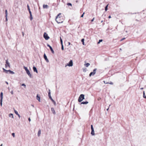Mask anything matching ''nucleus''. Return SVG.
Returning a JSON list of instances; mask_svg holds the SVG:
<instances>
[{
    "label": "nucleus",
    "mask_w": 146,
    "mask_h": 146,
    "mask_svg": "<svg viewBox=\"0 0 146 146\" xmlns=\"http://www.w3.org/2000/svg\"><path fill=\"white\" fill-rule=\"evenodd\" d=\"M61 14L60 13H59L56 16V21L58 23H62L64 21L63 17H62L59 16Z\"/></svg>",
    "instance_id": "obj_1"
},
{
    "label": "nucleus",
    "mask_w": 146,
    "mask_h": 146,
    "mask_svg": "<svg viewBox=\"0 0 146 146\" xmlns=\"http://www.w3.org/2000/svg\"><path fill=\"white\" fill-rule=\"evenodd\" d=\"M84 99V95L83 94H81L79 96L78 101L79 102H81Z\"/></svg>",
    "instance_id": "obj_2"
},
{
    "label": "nucleus",
    "mask_w": 146,
    "mask_h": 146,
    "mask_svg": "<svg viewBox=\"0 0 146 146\" xmlns=\"http://www.w3.org/2000/svg\"><path fill=\"white\" fill-rule=\"evenodd\" d=\"M3 71L4 72H5L7 73H8V72H9V73L10 74H15V73L14 72H13V71H12L10 70H7L5 69H4V68H3Z\"/></svg>",
    "instance_id": "obj_3"
},
{
    "label": "nucleus",
    "mask_w": 146,
    "mask_h": 146,
    "mask_svg": "<svg viewBox=\"0 0 146 146\" xmlns=\"http://www.w3.org/2000/svg\"><path fill=\"white\" fill-rule=\"evenodd\" d=\"M48 96L49 98L51 100V101H52V102L54 103V105L55 106L56 105V103L55 101L52 99V98L51 95H50V92H48Z\"/></svg>",
    "instance_id": "obj_4"
},
{
    "label": "nucleus",
    "mask_w": 146,
    "mask_h": 146,
    "mask_svg": "<svg viewBox=\"0 0 146 146\" xmlns=\"http://www.w3.org/2000/svg\"><path fill=\"white\" fill-rule=\"evenodd\" d=\"M6 64H5V68H7L8 67L9 68H10V65L9 63V62L8 60L7 59L6 60Z\"/></svg>",
    "instance_id": "obj_5"
},
{
    "label": "nucleus",
    "mask_w": 146,
    "mask_h": 146,
    "mask_svg": "<svg viewBox=\"0 0 146 146\" xmlns=\"http://www.w3.org/2000/svg\"><path fill=\"white\" fill-rule=\"evenodd\" d=\"M43 36L46 40H48L49 38V37L48 36V34L46 33H44Z\"/></svg>",
    "instance_id": "obj_6"
},
{
    "label": "nucleus",
    "mask_w": 146,
    "mask_h": 146,
    "mask_svg": "<svg viewBox=\"0 0 146 146\" xmlns=\"http://www.w3.org/2000/svg\"><path fill=\"white\" fill-rule=\"evenodd\" d=\"M73 66V62L72 60H71L69 63L67 64L66 65L65 67H66L67 66Z\"/></svg>",
    "instance_id": "obj_7"
},
{
    "label": "nucleus",
    "mask_w": 146,
    "mask_h": 146,
    "mask_svg": "<svg viewBox=\"0 0 146 146\" xmlns=\"http://www.w3.org/2000/svg\"><path fill=\"white\" fill-rule=\"evenodd\" d=\"M47 45L49 47L52 53H54V51L52 48V47L51 46H50V45H49L48 44H47Z\"/></svg>",
    "instance_id": "obj_8"
},
{
    "label": "nucleus",
    "mask_w": 146,
    "mask_h": 146,
    "mask_svg": "<svg viewBox=\"0 0 146 146\" xmlns=\"http://www.w3.org/2000/svg\"><path fill=\"white\" fill-rule=\"evenodd\" d=\"M26 72L27 73V74L29 76L30 78L32 77V75L30 73V72L29 70L27 71H26Z\"/></svg>",
    "instance_id": "obj_9"
},
{
    "label": "nucleus",
    "mask_w": 146,
    "mask_h": 146,
    "mask_svg": "<svg viewBox=\"0 0 146 146\" xmlns=\"http://www.w3.org/2000/svg\"><path fill=\"white\" fill-rule=\"evenodd\" d=\"M44 57L47 62H49V60L47 58V56L45 53L44 54Z\"/></svg>",
    "instance_id": "obj_10"
},
{
    "label": "nucleus",
    "mask_w": 146,
    "mask_h": 146,
    "mask_svg": "<svg viewBox=\"0 0 146 146\" xmlns=\"http://www.w3.org/2000/svg\"><path fill=\"white\" fill-rule=\"evenodd\" d=\"M33 71L34 72H36V73H38L37 70L36 68L34 66L33 67Z\"/></svg>",
    "instance_id": "obj_11"
},
{
    "label": "nucleus",
    "mask_w": 146,
    "mask_h": 146,
    "mask_svg": "<svg viewBox=\"0 0 146 146\" xmlns=\"http://www.w3.org/2000/svg\"><path fill=\"white\" fill-rule=\"evenodd\" d=\"M51 111L53 114H56L55 111L53 108H51Z\"/></svg>",
    "instance_id": "obj_12"
},
{
    "label": "nucleus",
    "mask_w": 146,
    "mask_h": 146,
    "mask_svg": "<svg viewBox=\"0 0 146 146\" xmlns=\"http://www.w3.org/2000/svg\"><path fill=\"white\" fill-rule=\"evenodd\" d=\"M88 102L87 101L83 102H81L80 103V104H88Z\"/></svg>",
    "instance_id": "obj_13"
},
{
    "label": "nucleus",
    "mask_w": 146,
    "mask_h": 146,
    "mask_svg": "<svg viewBox=\"0 0 146 146\" xmlns=\"http://www.w3.org/2000/svg\"><path fill=\"white\" fill-rule=\"evenodd\" d=\"M36 98H37V99L39 101V102H40V97L39 96H38V95L37 94V96H36Z\"/></svg>",
    "instance_id": "obj_14"
},
{
    "label": "nucleus",
    "mask_w": 146,
    "mask_h": 146,
    "mask_svg": "<svg viewBox=\"0 0 146 146\" xmlns=\"http://www.w3.org/2000/svg\"><path fill=\"white\" fill-rule=\"evenodd\" d=\"M92 131L91 132V134L92 135H95L94 131V129L91 130Z\"/></svg>",
    "instance_id": "obj_15"
},
{
    "label": "nucleus",
    "mask_w": 146,
    "mask_h": 146,
    "mask_svg": "<svg viewBox=\"0 0 146 146\" xmlns=\"http://www.w3.org/2000/svg\"><path fill=\"white\" fill-rule=\"evenodd\" d=\"M48 6L47 5H44L43 6V8L44 9H47L48 8Z\"/></svg>",
    "instance_id": "obj_16"
},
{
    "label": "nucleus",
    "mask_w": 146,
    "mask_h": 146,
    "mask_svg": "<svg viewBox=\"0 0 146 146\" xmlns=\"http://www.w3.org/2000/svg\"><path fill=\"white\" fill-rule=\"evenodd\" d=\"M0 99L3 100V93L1 92L0 94Z\"/></svg>",
    "instance_id": "obj_17"
},
{
    "label": "nucleus",
    "mask_w": 146,
    "mask_h": 146,
    "mask_svg": "<svg viewBox=\"0 0 146 146\" xmlns=\"http://www.w3.org/2000/svg\"><path fill=\"white\" fill-rule=\"evenodd\" d=\"M9 116L10 117H11L12 118H13V115L12 113H10L9 115Z\"/></svg>",
    "instance_id": "obj_18"
},
{
    "label": "nucleus",
    "mask_w": 146,
    "mask_h": 146,
    "mask_svg": "<svg viewBox=\"0 0 146 146\" xmlns=\"http://www.w3.org/2000/svg\"><path fill=\"white\" fill-rule=\"evenodd\" d=\"M94 72H91L89 74L90 76H91L92 75H94Z\"/></svg>",
    "instance_id": "obj_19"
},
{
    "label": "nucleus",
    "mask_w": 146,
    "mask_h": 146,
    "mask_svg": "<svg viewBox=\"0 0 146 146\" xmlns=\"http://www.w3.org/2000/svg\"><path fill=\"white\" fill-rule=\"evenodd\" d=\"M41 134V131L40 130H39L38 132V136H39L40 134Z\"/></svg>",
    "instance_id": "obj_20"
},
{
    "label": "nucleus",
    "mask_w": 146,
    "mask_h": 146,
    "mask_svg": "<svg viewBox=\"0 0 146 146\" xmlns=\"http://www.w3.org/2000/svg\"><path fill=\"white\" fill-rule=\"evenodd\" d=\"M86 67H88L90 65V64L88 63L84 65Z\"/></svg>",
    "instance_id": "obj_21"
},
{
    "label": "nucleus",
    "mask_w": 146,
    "mask_h": 146,
    "mask_svg": "<svg viewBox=\"0 0 146 146\" xmlns=\"http://www.w3.org/2000/svg\"><path fill=\"white\" fill-rule=\"evenodd\" d=\"M2 101H3V100L0 99V105L1 106H2Z\"/></svg>",
    "instance_id": "obj_22"
},
{
    "label": "nucleus",
    "mask_w": 146,
    "mask_h": 146,
    "mask_svg": "<svg viewBox=\"0 0 146 146\" xmlns=\"http://www.w3.org/2000/svg\"><path fill=\"white\" fill-rule=\"evenodd\" d=\"M84 38L82 39L81 40V41L82 42V44L83 45H85L84 42Z\"/></svg>",
    "instance_id": "obj_23"
},
{
    "label": "nucleus",
    "mask_w": 146,
    "mask_h": 146,
    "mask_svg": "<svg viewBox=\"0 0 146 146\" xmlns=\"http://www.w3.org/2000/svg\"><path fill=\"white\" fill-rule=\"evenodd\" d=\"M23 68L25 69L26 71L28 70V69H27V68L25 66H23Z\"/></svg>",
    "instance_id": "obj_24"
},
{
    "label": "nucleus",
    "mask_w": 146,
    "mask_h": 146,
    "mask_svg": "<svg viewBox=\"0 0 146 146\" xmlns=\"http://www.w3.org/2000/svg\"><path fill=\"white\" fill-rule=\"evenodd\" d=\"M108 4L105 7V10L106 11L108 10Z\"/></svg>",
    "instance_id": "obj_25"
},
{
    "label": "nucleus",
    "mask_w": 146,
    "mask_h": 146,
    "mask_svg": "<svg viewBox=\"0 0 146 146\" xmlns=\"http://www.w3.org/2000/svg\"><path fill=\"white\" fill-rule=\"evenodd\" d=\"M143 97L144 98H146V96L145 95V92L144 91H143Z\"/></svg>",
    "instance_id": "obj_26"
},
{
    "label": "nucleus",
    "mask_w": 146,
    "mask_h": 146,
    "mask_svg": "<svg viewBox=\"0 0 146 146\" xmlns=\"http://www.w3.org/2000/svg\"><path fill=\"white\" fill-rule=\"evenodd\" d=\"M30 19L31 21L33 19V17H32V15H30Z\"/></svg>",
    "instance_id": "obj_27"
},
{
    "label": "nucleus",
    "mask_w": 146,
    "mask_h": 146,
    "mask_svg": "<svg viewBox=\"0 0 146 146\" xmlns=\"http://www.w3.org/2000/svg\"><path fill=\"white\" fill-rule=\"evenodd\" d=\"M14 112L17 115H18V112L16 110H15L14 109Z\"/></svg>",
    "instance_id": "obj_28"
},
{
    "label": "nucleus",
    "mask_w": 146,
    "mask_h": 146,
    "mask_svg": "<svg viewBox=\"0 0 146 146\" xmlns=\"http://www.w3.org/2000/svg\"><path fill=\"white\" fill-rule=\"evenodd\" d=\"M5 15H6L5 17H7V10H5Z\"/></svg>",
    "instance_id": "obj_29"
},
{
    "label": "nucleus",
    "mask_w": 146,
    "mask_h": 146,
    "mask_svg": "<svg viewBox=\"0 0 146 146\" xmlns=\"http://www.w3.org/2000/svg\"><path fill=\"white\" fill-rule=\"evenodd\" d=\"M96 70H97L96 68H95L93 72H94V74H96Z\"/></svg>",
    "instance_id": "obj_30"
},
{
    "label": "nucleus",
    "mask_w": 146,
    "mask_h": 146,
    "mask_svg": "<svg viewBox=\"0 0 146 146\" xmlns=\"http://www.w3.org/2000/svg\"><path fill=\"white\" fill-rule=\"evenodd\" d=\"M103 40L102 39H100L99 40L98 42V44H99L100 42H102Z\"/></svg>",
    "instance_id": "obj_31"
},
{
    "label": "nucleus",
    "mask_w": 146,
    "mask_h": 146,
    "mask_svg": "<svg viewBox=\"0 0 146 146\" xmlns=\"http://www.w3.org/2000/svg\"><path fill=\"white\" fill-rule=\"evenodd\" d=\"M27 8H28V10L29 11H30V8H29V5H27Z\"/></svg>",
    "instance_id": "obj_32"
},
{
    "label": "nucleus",
    "mask_w": 146,
    "mask_h": 146,
    "mask_svg": "<svg viewBox=\"0 0 146 146\" xmlns=\"http://www.w3.org/2000/svg\"><path fill=\"white\" fill-rule=\"evenodd\" d=\"M60 42H61V44H62V38H61V37H60Z\"/></svg>",
    "instance_id": "obj_33"
},
{
    "label": "nucleus",
    "mask_w": 146,
    "mask_h": 146,
    "mask_svg": "<svg viewBox=\"0 0 146 146\" xmlns=\"http://www.w3.org/2000/svg\"><path fill=\"white\" fill-rule=\"evenodd\" d=\"M22 86H24L25 88L26 86V85H25L24 84H22Z\"/></svg>",
    "instance_id": "obj_34"
},
{
    "label": "nucleus",
    "mask_w": 146,
    "mask_h": 146,
    "mask_svg": "<svg viewBox=\"0 0 146 146\" xmlns=\"http://www.w3.org/2000/svg\"><path fill=\"white\" fill-rule=\"evenodd\" d=\"M12 136H13V137H15V134L14 133H13L12 134Z\"/></svg>",
    "instance_id": "obj_35"
},
{
    "label": "nucleus",
    "mask_w": 146,
    "mask_h": 146,
    "mask_svg": "<svg viewBox=\"0 0 146 146\" xmlns=\"http://www.w3.org/2000/svg\"><path fill=\"white\" fill-rule=\"evenodd\" d=\"M91 130H92V129H94V128L93 127V125H91Z\"/></svg>",
    "instance_id": "obj_36"
},
{
    "label": "nucleus",
    "mask_w": 146,
    "mask_h": 146,
    "mask_svg": "<svg viewBox=\"0 0 146 146\" xmlns=\"http://www.w3.org/2000/svg\"><path fill=\"white\" fill-rule=\"evenodd\" d=\"M62 48H61V49H62V50H64V47H63V44H62Z\"/></svg>",
    "instance_id": "obj_37"
},
{
    "label": "nucleus",
    "mask_w": 146,
    "mask_h": 146,
    "mask_svg": "<svg viewBox=\"0 0 146 146\" xmlns=\"http://www.w3.org/2000/svg\"><path fill=\"white\" fill-rule=\"evenodd\" d=\"M67 5H68L72 6V4L71 3H67Z\"/></svg>",
    "instance_id": "obj_38"
},
{
    "label": "nucleus",
    "mask_w": 146,
    "mask_h": 146,
    "mask_svg": "<svg viewBox=\"0 0 146 146\" xmlns=\"http://www.w3.org/2000/svg\"><path fill=\"white\" fill-rule=\"evenodd\" d=\"M11 94L12 95H13V90H12L11 92Z\"/></svg>",
    "instance_id": "obj_39"
},
{
    "label": "nucleus",
    "mask_w": 146,
    "mask_h": 146,
    "mask_svg": "<svg viewBox=\"0 0 146 146\" xmlns=\"http://www.w3.org/2000/svg\"><path fill=\"white\" fill-rule=\"evenodd\" d=\"M84 13H83V14H82L81 15V17H83L84 15Z\"/></svg>",
    "instance_id": "obj_40"
},
{
    "label": "nucleus",
    "mask_w": 146,
    "mask_h": 146,
    "mask_svg": "<svg viewBox=\"0 0 146 146\" xmlns=\"http://www.w3.org/2000/svg\"><path fill=\"white\" fill-rule=\"evenodd\" d=\"M29 13L30 14V15H32V13H31V11H30H30H29Z\"/></svg>",
    "instance_id": "obj_41"
},
{
    "label": "nucleus",
    "mask_w": 146,
    "mask_h": 146,
    "mask_svg": "<svg viewBox=\"0 0 146 146\" xmlns=\"http://www.w3.org/2000/svg\"><path fill=\"white\" fill-rule=\"evenodd\" d=\"M22 33L23 36H24V32H22Z\"/></svg>",
    "instance_id": "obj_42"
},
{
    "label": "nucleus",
    "mask_w": 146,
    "mask_h": 146,
    "mask_svg": "<svg viewBox=\"0 0 146 146\" xmlns=\"http://www.w3.org/2000/svg\"><path fill=\"white\" fill-rule=\"evenodd\" d=\"M94 19H95V18L94 17L93 18V19L91 20V21L92 22L93 21H94Z\"/></svg>",
    "instance_id": "obj_43"
},
{
    "label": "nucleus",
    "mask_w": 146,
    "mask_h": 146,
    "mask_svg": "<svg viewBox=\"0 0 146 146\" xmlns=\"http://www.w3.org/2000/svg\"><path fill=\"white\" fill-rule=\"evenodd\" d=\"M109 84H112V85L113 84V83L111 82H110L109 83Z\"/></svg>",
    "instance_id": "obj_44"
},
{
    "label": "nucleus",
    "mask_w": 146,
    "mask_h": 146,
    "mask_svg": "<svg viewBox=\"0 0 146 146\" xmlns=\"http://www.w3.org/2000/svg\"><path fill=\"white\" fill-rule=\"evenodd\" d=\"M17 115L19 117V118L20 117H21L19 113L18 114V115Z\"/></svg>",
    "instance_id": "obj_45"
},
{
    "label": "nucleus",
    "mask_w": 146,
    "mask_h": 146,
    "mask_svg": "<svg viewBox=\"0 0 146 146\" xmlns=\"http://www.w3.org/2000/svg\"><path fill=\"white\" fill-rule=\"evenodd\" d=\"M125 39V38H122L121 40V41H122L123 40H124V39Z\"/></svg>",
    "instance_id": "obj_46"
},
{
    "label": "nucleus",
    "mask_w": 146,
    "mask_h": 146,
    "mask_svg": "<svg viewBox=\"0 0 146 146\" xmlns=\"http://www.w3.org/2000/svg\"><path fill=\"white\" fill-rule=\"evenodd\" d=\"M29 121H31V119L30 118H29L28 119Z\"/></svg>",
    "instance_id": "obj_47"
},
{
    "label": "nucleus",
    "mask_w": 146,
    "mask_h": 146,
    "mask_svg": "<svg viewBox=\"0 0 146 146\" xmlns=\"http://www.w3.org/2000/svg\"><path fill=\"white\" fill-rule=\"evenodd\" d=\"M6 21H7V17H6Z\"/></svg>",
    "instance_id": "obj_48"
},
{
    "label": "nucleus",
    "mask_w": 146,
    "mask_h": 146,
    "mask_svg": "<svg viewBox=\"0 0 146 146\" xmlns=\"http://www.w3.org/2000/svg\"><path fill=\"white\" fill-rule=\"evenodd\" d=\"M68 45H69L70 44V43L69 42H68Z\"/></svg>",
    "instance_id": "obj_49"
},
{
    "label": "nucleus",
    "mask_w": 146,
    "mask_h": 146,
    "mask_svg": "<svg viewBox=\"0 0 146 146\" xmlns=\"http://www.w3.org/2000/svg\"><path fill=\"white\" fill-rule=\"evenodd\" d=\"M111 16H110H110H109L108 17V18H111Z\"/></svg>",
    "instance_id": "obj_50"
},
{
    "label": "nucleus",
    "mask_w": 146,
    "mask_h": 146,
    "mask_svg": "<svg viewBox=\"0 0 146 146\" xmlns=\"http://www.w3.org/2000/svg\"><path fill=\"white\" fill-rule=\"evenodd\" d=\"M6 82V83L7 84H8V83L7 82Z\"/></svg>",
    "instance_id": "obj_51"
},
{
    "label": "nucleus",
    "mask_w": 146,
    "mask_h": 146,
    "mask_svg": "<svg viewBox=\"0 0 146 146\" xmlns=\"http://www.w3.org/2000/svg\"><path fill=\"white\" fill-rule=\"evenodd\" d=\"M143 88H140V89H141V90H142L143 89Z\"/></svg>",
    "instance_id": "obj_52"
},
{
    "label": "nucleus",
    "mask_w": 146,
    "mask_h": 146,
    "mask_svg": "<svg viewBox=\"0 0 146 146\" xmlns=\"http://www.w3.org/2000/svg\"><path fill=\"white\" fill-rule=\"evenodd\" d=\"M31 106L33 107H34V105H33L32 104V105H31Z\"/></svg>",
    "instance_id": "obj_53"
},
{
    "label": "nucleus",
    "mask_w": 146,
    "mask_h": 146,
    "mask_svg": "<svg viewBox=\"0 0 146 146\" xmlns=\"http://www.w3.org/2000/svg\"><path fill=\"white\" fill-rule=\"evenodd\" d=\"M109 108H108V109H107V111H108V110H109Z\"/></svg>",
    "instance_id": "obj_54"
},
{
    "label": "nucleus",
    "mask_w": 146,
    "mask_h": 146,
    "mask_svg": "<svg viewBox=\"0 0 146 146\" xmlns=\"http://www.w3.org/2000/svg\"><path fill=\"white\" fill-rule=\"evenodd\" d=\"M100 99H101V98H98V100H100Z\"/></svg>",
    "instance_id": "obj_55"
},
{
    "label": "nucleus",
    "mask_w": 146,
    "mask_h": 146,
    "mask_svg": "<svg viewBox=\"0 0 146 146\" xmlns=\"http://www.w3.org/2000/svg\"><path fill=\"white\" fill-rule=\"evenodd\" d=\"M50 92V90H49V92Z\"/></svg>",
    "instance_id": "obj_56"
},
{
    "label": "nucleus",
    "mask_w": 146,
    "mask_h": 146,
    "mask_svg": "<svg viewBox=\"0 0 146 146\" xmlns=\"http://www.w3.org/2000/svg\"><path fill=\"white\" fill-rule=\"evenodd\" d=\"M3 144H1V145H0V146H2Z\"/></svg>",
    "instance_id": "obj_57"
},
{
    "label": "nucleus",
    "mask_w": 146,
    "mask_h": 146,
    "mask_svg": "<svg viewBox=\"0 0 146 146\" xmlns=\"http://www.w3.org/2000/svg\"><path fill=\"white\" fill-rule=\"evenodd\" d=\"M104 83L106 84V82H105V81H104Z\"/></svg>",
    "instance_id": "obj_58"
},
{
    "label": "nucleus",
    "mask_w": 146,
    "mask_h": 146,
    "mask_svg": "<svg viewBox=\"0 0 146 146\" xmlns=\"http://www.w3.org/2000/svg\"><path fill=\"white\" fill-rule=\"evenodd\" d=\"M109 83L107 82L106 84H109Z\"/></svg>",
    "instance_id": "obj_59"
},
{
    "label": "nucleus",
    "mask_w": 146,
    "mask_h": 146,
    "mask_svg": "<svg viewBox=\"0 0 146 146\" xmlns=\"http://www.w3.org/2000/svg\"><path fill=\"white\" fill-rule=\"evenodd\" d=\"M103 22V21H101V23H102Z\"/></svg>",
    "instance_id": "obj_60"
},
{
    "label": "nucleus",
    "mask_w": 146,
    "mask_h": 146,
    "mask_svg": "<svg viewBox=\"0 0 146 146\" xmlns=\"http://www.w3.org/2000/svg\"><path fill=\"white\" fill-rule=\"evenodd\" d=\"M120 50H121V48H120Z\"/></svg>",
    "instance_id": "obj_61"
},
{
    "label": "nucleus",
    "mask_w": 146,
    "mask_h": 146,
    "mask_svg": "<svg viewBox=\"0 0 146 146\" xmlns=\"http://www.w3.org/2000/svg\"><path fill=\"white\" fill-rule=\"evenodd\" d=\"M126 33H127V31H126Z\"/></svg>",
    "instance_id": "obj_62"
}]
</instances>
